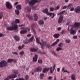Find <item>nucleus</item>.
Listing matches in <instances>:
<instances>
[{"mask_svg":"<svg viewBox=\"0 0 80 80\" xmlns=\"http://www.w3.org/2000/svg\"><path fill=\"white\" fill-rule=\"evenodd\" d=\"M46 47H47V48H50L51 47V46H50V44H47Z\"/></svg>","mask_w":80,"mask_h":80,"instance_id":"nucleus-43","label":"nucleus"},{"mask_svg":"<svg viewBox=\"0 0 80 80\" xmlns=\"http://www.w3.org/2000/svg\"><path fill=\"white\" fill-rule=\"evenodd\" d=\"M16 8L17 10H20L22 9V6L20 5H18L17 7H16Z\"/></svg>","mask_w":80,"mask_h":80,"instance_id":"nucleus-23","label":"nucleus"},{"mask_svg":"<svg viewBox=\"0 0 80 80\" xmlns=\"http://www.w3.org/2000/svg\"><path fill=\"white\" fill-rule=\"evenodd\" d=\"M14 38L15 39L16 41V42H18V41H20V38L19 37L17 36H14Z\"/></svg>","mask_w":80,"mask_h":80,"instance_id":"nucleus-19","label":"nucleus"},{"mask_svg":"<svg viewBox=\"0 0 80 80\" xmlns=\"http://www.w3.org/2000/svg\"><path fill=\"white\" fill-rule=\"evenodd\" d=\"M12 53L14 55H18V53L17 52H12Z\"/></svg>","mask_w":80,"mask_h":80,"instance_id":"nucleus-44","label":"nucleus"},{"mask_svg":"<svg viewBox=\"0 0 80 80\" xmlns=\"http://www.w3.org/2000/svg\"><path fill=\"white\" fill-rule=\"evenodd\" d=\"M50 9L51 12H52V11L54 10V8H51Z\"/></svg>","mask_w":80,"mask_h":80,"instance_id":"nucleus-49","label":"nucleus"},{"mask_svg":"<svg viewBox=\"0 0 80 80\" xmlns=\"http://www.w3.org/2000/svg\"><path fill=\"white\" fill-rule=\"evenodd\" d=\"M13 61V59L9 58L8 59L7 62L9 63H12Z\"/></svg>","mask_w":80,"mask_h":80,"instance_id":"nucleus-25","label":"nucleus"},{"mask_svg":"<svg viewBox=\"0 0 80 80\" xmlns=\"http://www.w3.org/2000/svg\"><path fill=\"white\" fill-rule=\"evenodd\" d=\"M7 30H13L12 26L11 27H8L7 28Z\"/></svg>","mask_w":80,"mask_h":80,"instance_id":"nucleus-32","label":"nucleus"},{"mask_svg":"<svg viewBox=\"0 0 80 80\" xmlns=\"http://www.w3.org/2000/svg\"><path fill=\"white\" fill-rule=\"evenodd\" d=\"M58 46L59 47H61L62 46H63V43H60L58 45Z\"/></svg>","mask_w":80,"mask_h":80,"instance_id":"nucleus-41","label":"nucleus"},{"mask_svg":"<svg viewBox=\"0 0 80 80\" xmlns=\"http://www.w3.org/2000/svg\"><path fill=\"white\" fill-rule=\"evenodd\" d=\"M71 11H73V10H74V8H71V9H70Z\"/></svg>","mask_w":80,"mask_h":80,"instance_id":"nucleus-56","label":"nucleus"},{"mask_svg":"<svg viewBox=\"0 0 80 80\" xmlns=\"http://www.w3.org/2000/svg\"><path fill=\"white\" fill-rule=\"evenodd\" d=\"M23 43H25V44H27L28 43H29V42H28V40H26L23 41Z\"/></svg>","mask_w":80,"mask_h":80,"instance_id":"nucleus-38","label":"nucleus"},{"mask_svg":"<svg viewBox=\"0 0 80 80\" xmlns=\"http://www.w3.org/2000/svg\"><path fill=\"white\" fill-rule=\"evenodd\" d=\"M8 63L7 61L5 60L2 61L0 62V68H2L3 67L7 66Z\"/></svg>","mask_w":80,"mask_h":80,"instance_id":"nucleus-4","label":"nucleus"},{"mask_svg":"<svg viewBox=\"0 0 80 80\" xmlns=\"http://www.w3.org/2000/svg\"><path fill=\"white\" fill-rule=\"evenodd\" d=\"M62 50V47H58L56 49V51L57 52H59L60 50Z\"/></svg>","mask_w":80,"mask_h":80,"instance_id":"nucleus-30","label":"nucleus"},{"mask_svg":"<svg viewBox=\"0 0 80 80\" xmlns=\"http://www.w3.org/2000/svg\"><path fill=\"white\" fill-rule=\"evenodd\" d=\"M40 78L42 79V78H43V77H44V74H43V73H41L40 74Z\"/></svg>","mask_w":80,"mask_h":80,"instance_id":"nucleus-36","label":"nucleus"},{"mask_svg":"<svg viewBox=\"0 0 80 80\" xmlns=\"http://www.w3.org/2000/svg\"><path fill=\"white\" fill-rule=\"evenodd\" d=\"M38 55L37 54H36L34 56V57L33 58V62H36L37 61L38 58Z\"/></svg>","mask_w":80,"mask_h":80,"instance_id":"nucleus-8","label":"nucleus"},{"mask_svg":"<svg viewBox=\"0 0 80 80\" xmlns=\"http://www.w3.org/2000/svg\"><path fill=\"white\" fill-rule=\"evenodd\" d=\"M56 67V65H55V64H54L53 65V68L52 67H50V68H45L43 69L42 72L43 73H47L49 70H50L51 73H53V72H54V70H55V69Z\"/></svg>","mask_w":80,"mask_h":80,"instance_id":"nucleus-3","label":"nucleus"},{"mask_svg":"<svg viewBox=\"0 0 80 80\" xmlns=\"http://www.w3.org/2000/svg\"><path fill=\"white\" fill-rule=\"evenodd\" d=\"M65 42L66 43H70L71 41L70 39H66Z\"/></svg>","mask_w":80,"mask_h":80,"instance_id":"nucleus-29","label":"nucleus"},{"mask_svg":"<svg viewBox=\"0 0 80 80\" xmlns=\"http://www.w3.org/2000/svg\"><path fill=\"white\" fill-rule=\"evenodd\" d=\"M65 67H63L62 69V72H63V73H67L68 74L70 73V72L67 70H65Z\"/></svg>","mask_w":80,"mask_h":80,"instance_id":"nucleus-10","label":"nucleus"},{"mask_svg":"<svg viewBox=\"0 0 80 80\" xmlns=\"http://www.w3.org/2000/svg\"><path fill=\"white\" fill-rule=\"evenodd\" d=\"M60 6H57L56 7H55L54 8L55 10H57L60 8Z\"/></svg>","mask_w":80,"mask_h":80,"instance_id":"nucleus-33","label":"nucleus"},{"mask_svg":"<svg viewBox=\"0 0 80 80\" xmlns=\"http://www.w3.org/2000/svg\"><path fill=\"white\" fill-rule=\"evenodd\" d=\"M63 16H61L60 17L58 20V22L59 23H62V21H63Z\"/></svg>","mask_w":80,"mask_h":80,"instance_id":"nucleus-13","label":"nucleus"},{"mask_svg":"<svg viewBox=\"0 0 80 80\" xmlns=\"http://www.w3.org/2000/svg\"><path fill=\"white\" fill-rule=\"evenodd\" d=\"M14 73H15V74H16V75H17V74L18 73V71H15V72H14Z\"/></svg>","mask_w":80,"mask_h":80,"instance_id":"nucleus-53","label":"nucleus"},{"mask_svg":"<svg viewBox=\"0 0 80 80\" xmlns=\"http://www.w3.org/2000/svg\"><path fill=\"white\" fill-rule=\"evenodd\" d=\"M48 9L46 8L44 10L42 11V12L45 13H46L47 15H48V13H50V12H48Z\"/></svg>","mask_w":80,"mask_h":80,"instance_id":"nucleus-22","label":"nucleus"},{"mask_svg":"<svg viewBox=\"0 0 80 80\" xmlns=\"http://www.w3.org/2000/svg\"><path fill=\"white\" fill-rule=\"evenodd\" d=\"M36 71H34V72H40L42 71V68L40 66H39L37 67L36 69Z\"/></svg>","mask_w":80,"mask_h":80,"instance_id":"nucleus-14","label":"nucleus"},{"mask_svg":"<svg viewBox=\"0 0 80 80\" xmlns=\"http://www.w3.org/2000/svg\"><path fill=\"white\" fill-rule=\"evenodd\" d=\"M25 10L27 12H31V8L30 7H27L25 8Z\"/></svg>","mask_w":80,"mask_h":80,"instance_id":"nucleus-17","label":"nucleus"},{"mask_svg":"<svg viewBox=\"0 0 80 80\" xmlns=\"http://www.w3.org/2000/svg\"><path fill=\"white\" fill-rule=\"evenodd\" d=\"M18 2H17L14 4V5H17V4H18Z\"/></svg>","mask_w":80,"mask_h":80,"instance_id":"nucleus-61","label":"nucleus"},{"mask_svg":"<svg viewBox=\"0 0 80 80\" xmlns=\"http://www.w3.org/2000/svg\"><path fill=\"white\" fill-rule=\"evenodd\" d=\"M15 22L17 23H20V20L19 19H16L15 20Z\"/></svg>","mask_w":80,"mask_h":80,"instance_id":"nucleus-39","label":"nucleus"},{"mask_svg":"<svg viewBox=\"0 0 80 80\" xmlns=\"http://www.w3.org/2000/svg\"><path fill=\"white\" fill-rule=\"evenodd\" d=\"M25 78L26 80H27V79H28V75L25 76Z\"/></svg>","mask_w":80,"mask_h":80,"instance_id":"nucleus-52","label":"nucleus"},{"mask_svg":"<svg viewBox=\"0 0 80 80\" xmlns=\"http://www.w3.org/2000/svg\"><path fill=\"white\" fill-rule=\"evenodd\" d=\"M60 36L59 34H55L53 35V37L54 38H58V37Z\"/></svg>","mask_w":80,"mask_h":80,"instance_id":"nucleus-24","label":"nucleus"},{"mask_svg":"<svg viewBox=\"0 0 80 80\" xmlns=\"http://www.w3.org/2000/svg\"><path fill=\"white\" fill-rule=\"evenodd\" d=\"M65 12V11H63L59 13L58 14V15H62V14H63Z\"/></svg>","mask_w":80,"mask_h":80,"instance_id":"nucleus-37","label":"nucleus"},{"mask_svg":"<svg viewBox=\"0 0 80 80\" xmlns=\"http://www.w3.org/2000/svg\"><path fill=\"white\" fill-rule=\"evenodd\" d=\"M25 47V45H24L23 44L22 46H19V47H18V49L19 50H22L24 47Z\"/></svg>","mask_w":80,"mask_h":80,"instance_id":"nucleus-26","label":"nucleus"},{"mask_svg":"<svg viewBox=\"0 0 80 80\" xmlns=\"http://www.w3.org/2000/svg\"><path fill=\"white\" fill-rule=\"evenodd\" d=\"M35 38L36 39V43H37L38 44H40L41 46V48H42V49H43L47 45V42L43 41L42 39H41V41L42 43L40 42L39 38H37L36 37H35Z\"/></svg>","mask_w":80,"mask_h":80,"instance_id":"nucleus-2","label":"nucleus"},{"mask_svg":"<svg viewBox=\"0 0 80 80\" xmlns=\"http://www.w3.org/2000/svg\"><path fill=\"white\" fill-rule=\"evenodd\" d=\"M5 35L3 34L0 33V37H5Z\"/></svg>","mask_w":80,"mask_h":80,"instance_id":"nucleus-46","label":"nucleus"},{"mask_svg":"<svg viewBox=\"0 0 80 80\" xmlns=\"http://www.w3.org/2000/svg\"><path fill=\"white\" fill-rule=\"evenodd\" d=\"M36 25H35V24H32L31 26L32 28L31 29V30H32V31L34 32V33L35 35H36V32H35V30H34V29H33V28H34V27H35Z\"/></svg>","mask_w":80,"mask_h":80,"instance_id":"nucleus-12","label":"nucleus"},{"mask_svg":"<svg viewBox=\"0 0 80 80\" xmlns=\"http://www.w3.org/2000/svg\"><path fill=\"white\" fill-rule=\"evenodd\" d=\"M18 10H15V12L17 15H19L20 13V12H19V11Z\"/></svg>","mask_w":80,"mask_h":80,"instance_id":"nucleus-35","label":"nucleus"},{"mask_svg":"<svg viewBox=\"0 0 80 80\" xmlns=\"http://www.w3.org/2000/svg\"><path fill=\"white\" fill-rule=\"evenodd\" d=\"M74 11L77 13H80V6H78L75 9Z\"/></svg>","mask_w":80,"mask_h":80,"instance_id":"nucleus-11","label":"nucleus"},{"mask_svg":"<svg viewBox=\"0 0 80 80\" xmlns=\"http://www.w3.org/2000/svg\"><path fill=\"white\" fill-rule=\"evenodd\" d=\"M26 16L27 17H28L30 20H32L33 19V18H32V17L31 16H30L28 14H27Z\"/></svg>","mask_w":80,"mask_h":80,"instance_id":"nucleus-28","label":"nucleus"},{"mask_svg":"<svg viewBox=\"0 0 80 80\" xmlns=\"http://www.w3.org/2000/svg\"><path fill=\"white\" fill-rule=\"evenodd\" d=\"M26 30H22L20 32L21 34H23L24 33H27V32H29L30 30V28L29 27H28L26 28Z\"/></svg>","mask_w":80,"mask_h":80,"instance_id":"nucleus-5","label":"nucleus"},{"mask_svg":"<svg viewBox=\"0 0 80 80\" xmlns=\"http://www.w3.org/2000/svg\"><path fill=\"white\" fill-rule=\"evenodd\" d=\"M57 70L58 72H60V68H58Z\"/></svg>","mask_w":80,"mask_h":80,"instance_id":"nucleus-62","label":"nucleus"},{"mask_svg":"<svg viewBox=\"0 0 80 80\" xmlns=\"http://www.w3.org/2000/svg\"><path fill=\"white\" fill-rule=\"evenodd\" d=\"M61 29H62V28L61 27H59L58 28V30L59 31V30H60Z\"/></svg>","mask_w":80,"mask_h":80,"instance_id":"nucleus-54","label":"nucleus"},{"mask_svg":"<svg viewBox=\"0 0 80 80\" xmlns=\"http://www.w3.org/2000/svg\"><path fill=\"white\" fill-rule=\"evenodd\" d=\"M24 26H25V25L21 24L19 25L18 27H21L20 29H24V27H23Z\"/></svg>","mask_w":80,"mask_h":80,"instance_id":"nucleus-27","label":"nucleus"},{"mask_svg":"<svg viewBox=\"0 0 80 80\" xmlns=\"http://www.w3.org/2000/svg\"><path fill=\"white\" fill-rule=\"evenodd\" d=\"M31 36H32V34H28L27 35V37H31Z\"/></svg>","mask_w":80,"mask_h":80,"instance_id":"nucleus-60","label":"nucleus"},{"mask_svg":"<svg viewBox=\"0 0 80 80\" xmlns=\"http://www.w3.org/2000/svg\"><path fill=\"white\" fill-rule=\"evenodd\" d=\"M48 15H50L51 17V18H53L55 17V14L53 13H48Z\"/></svg>","mask_w":80,"mask_h":80,"instance_id":"nucleus-16","label":"nucleus"},{"mask_svg":"<svg viewBox=\"0 0 80 80\" xmlns=\"http://www.w3.org/2000/svg\"><path fill=\"white\" fill-rule=\"evenodd\" d=\"M15 80H25L23 78H19V79H16Z\"/></svg>","mask_w":80,"mask_h":80,"instance_id":"nucleus-50","label":"nucleus"},{"mask_svg":"<svg viewBox=\"0 0 80 80\" xmlns=\"http://www.w3.org/2000/svg\"><path fill=\"white\" fill-rule=\"evenodd\" d=\"M33 17L34 18V21H37L38 19V16L37 15V14H34L33 15Z\"/></svg>","mask_w":80,"mask_h":80,"instance_id":"nucleus-20","label":"nucleus"},{"mask_svg":"<svg viewBox=\"0 0 80 80\" xmlns=\"http://www.w3.org/2000/svg\"><path fill=\"white\" fill-rule=\"evenodd\" d=\"M19 54L20 55H23V54H24V52L22 51L20 52Z\"/></svg>","mask_w":80,"mask_h":80,"instance_id":"nucleus-48","label":"nucleus"},{"mask_svg":"<svg viewBox=\"0 0 80 80\" xmlns=\"http://www.w3.org/2000/svg\"><path fill=\"white\" fill-rule=\"evenodd\" d=\"M38 62L39 63H42V60L41 59H39Z\"/></svg>","mask_w":80,"mask_h":80,"instance_id":"nucleus-45","label":"nucleus"},{"mask_svg":"<svg viewBox=\"0 0 80 80\" xmlns=\"http://www.w3.org/2000/svg\"><path fill=\"white\" fill-rule=\"evenodd\" d=\"M38 48H31L30 49V50L31 51V52H37V50H38Z\"/></svg>","mask_w":80,"mask_h":80,"instance_id":"nucleus-21","label":"nucleus"},{"mask_svg":"<svg viewBox=\"0 0 80 80\" xmlns=\"http://www.w3.org/2000/svg\"><path fill=\"white\" fill-rule=\"evenodd\" d=\"M38 24L39 25H43L44 24V21L43 20H40L39 21Z\"/></svg>","mask_w":80,"mask_h":80,"instance_id":"nucleus-15","label":"nucleus"},{"mask_svg":"<svg viewBox=\"0 0 80 80\" xmlns=\"http://www.w3.org/2000/svg\"><path fill=\"white\" fill-rule=\"evenodd\" d=\"M52 53L53 55H54V56H55V57H58V55H57V54H56V53H55V52L54 51H52Z\"/></svg>","mask_w":80,"mask_h":80,"instance_id":"nucleus-34","label":"nucleus"},{"mask_svg":"<svg viewBox=\"0 0 80 80\" xmlns=\"http://www.w3.org/2000/svg\"><path fill=\"white\" fill-rule=\"evenodd\" d=\"M65 8H67V6H64L62 8V9H65Z\"/></svg>","mask_w":80,"mask_h":80,"instance_id":"nucleus-58","label":"nucleus"},{"mask_svg":"<svg viewBox=\"0 0 80 80\" xmlns=\"http://www.w3.org/2000/svg\"><path fill=\"white\" fill-rule=\"evenodd\" d=\"M76 75L73 74L71 75V79L72 80H76Z\"/></svg>","mask_w":80,"mask_h":80,"instance_id":"nucleus-18","label":"nucleus"},{"mask_svg":"<svg viewBox=\"0 0 80 80\" xmlns=\"http://www.w3.org/2000/svg\"><path fill=\"white\" fill-rule=\"evenodd\" d=\"M37 2H38V1L37 0H32L29 2V5H33L34 4H35L36 3H37Z\"/></svg>","mask_w":80,"mask_h":80,"instance_id":"nucleus-6","label":"nucleus"},{"mask_svg":"<svg viewBox=\"0 0 80 80\" xmlns=\"http://www.w3.org/2000/svg\"><path fill=\"white\" fill-rule=\"evenodd\" d=\"M72 4H69V5H68V7H70V6H72Z\"/></svg>","mask_w":80,"mask_h":80,"instance_id":"nucleus-59","label":"nucleus"},{"mask_svg":"<svg viewBox=\"0 0 80 80\" xmlns=\"http://www.w3.org/2000/svg\"><path fill=\"white\" fill-rule=\"evenodd\" d=\"M3 17V14L2 13H0V19H2Z\"/></svg>","mask_w":80,"mask_h":80,"instance_id":"nucleus-47","label":"nucleus"},{"mask_svg":"<svg viewBox=\"0 0 80 80\" xmlns=\"http://www.w3.org/2000/svg\"><path fill=\"white\" fill-rule=\"evenodd\" d=\"M73 38H74V39H75V40H76V39H77V36H73Z\"/></svg>","mask_w":80,"mask_h":80,"instance_id":"nucleus-51","label":"nucleus"},{"mask_svg":"<svg viewBox=\"0 0 80 80\" xmlns=\"http://www.w3.org/2000/svg\"><path fill=\"white\" fill-rule=\"evenodd\" d=\"M72 22L70 21H68V22L66 23L67 25H69Z\"/></svg>","mask_w":80,"mask_h":80,"instance_id":"nucleus-40","label":"nucleus"},{"mask_svg":"<svg viewBox=\"0 0 80 80\" xmlns=\"http://www.w3.org/2000/svg\"><path fill=\"white\" fill-rule=\"evenodd\" d=\"M57 42H54L52 44V45H51V46H52V47H54V46H55V45H57Z\"/></svg>","mask_w":80,"mask_h":80,"instance_id":"nucleus-42","label":"nucleus"},{"mask_svg":"<svg viewBox=\"0 0 80 80\" xmlns=\"http://www.w3.org/2000/svg\"><path fill=\"white\" fill-rule=\"evenodd\" d=\"M6 7L8 8H11L12 6L10 4V2H7L6 3Z\"/></svg>","mask_w":80,"mask_h":80,"instance_id":"nucleus-9","label":"nucleus"},{"mask_svg":"<svg viewBox=\"0 0 80 80\" xmlns=\"http://www.w3.org/2000/svg\"><path fill=\"white\" fill-rule=\"evenodd\" d=\"M78 65L80 66V61H78Z\"/></svg>","mask_w":80,"mask_h":80,"instance_id":"nucleus-64","label":"nucleus"},{"mask_svg":"<svg viewBox=\"0 0 80 80\" xmlns=\"http://www.w3.org/2000/svg\"><path fill=\"white\" fill-rule=\"evenodd\" d=\"M52 78V76H50L48 78V80H51Z\"/></svg>","mask_w":80,"mask_h":80,"instance_id":"nucleus-55","label":"nucleus"},{"mask_svg":"<svg viewBox=\"0 0 80 80\" xmlns=\"http://www.w3.org/2000/svg\"><path fill=\"white\" fill-rule=\"evenodd\" d=\"M34 37V36H32L31 37V38H30L29 40V42H32L33 40V38Z\"/></svg>","mask_w":80,"mask_h":80,"instance_id":"nucleus-31","label":"nucleus"},{"mask_svg":"<svg viewBox=\"0 0 80 80\" xmlns=\"http://www.w3.org/2000/svg\"><path fill=\"white\" fill-rule=\"evenodd\" d=\"M17 60H16V59H15L14 60V61L13 62L15 63H16L17 62Z\"/></svg>","mask_w":80,"mask_h":80,"instance_id":"nucleus-63","label":"nucleus"},{"mask_svg":"<svg viewBox=\"0 0 80 80\" xmlns=\"http://www.w3.org/2000/svg\"><path fill=\"white\" fill-rule=\"evenodd\" d=\"M15 22H12V30H17L18 28V25L17 24H14Z\"/></svg>","mask_w":80,"mask_h":80,"instance_id":"nucleus-7","label":"nucleus"},{"mask_svg":"<svg viewBox=\"0 0 80 80\" xmlns=\"http://www.w3.org/2000/svg\"><path fill=\"white\" fill-rule=\"evenodd\" d=\"M80 24L79 22H76L75 23L74 25H70L68 27V30L69 31V27L71 28V29L69 30L70 31V34H72V35H74L76 33V30L72 29V28H79V27L80 26Z\"/></svg>","mask_w":80,"mask_h":80,"instance_id":"nucleus-1","label":"nucleus"},{"mask_svg":"<svg viewBox=\"0 0 80 80\" xmlns=\"http://www.w3.org/2000/svg\"><path fill=\"white\" fill-rule=\"evenodd\" d=\"M29 1V0H26V4H27V3H28Z\"/></svg>","mask_w":80,"mask_h":80,"instance_id":"nucleus-57","label":"nucleus"}]
</instances>
